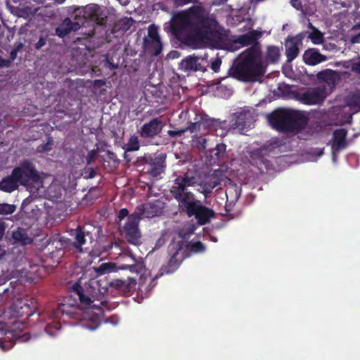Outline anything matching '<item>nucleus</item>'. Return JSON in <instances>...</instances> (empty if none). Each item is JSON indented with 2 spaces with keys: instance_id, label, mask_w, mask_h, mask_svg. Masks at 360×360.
<instances>
[{
  "instance_id": "1",
  "label": "nucleus",
  "mask_w": 360,
  "mask_h": 360,
  "mask_svg": "<svg viewBox=\"0 0 360 360\" xmlns=\"http://www.w3.org/2000/svg\"><path fill=\"white\" fill-rule=\"evenodd\" d=\"M212 22V19L205 14L203 7L193 6L186 11L174 15L164 24V30L171 33L181 43L192 46L206 38Z\"/></svg>"
},
{
  "instance_id": "2",
  "label": "nucleus",
  "mask_w": 360,
  "mask_h": 360,
  "mask_svg": "<svg viewBox=\"0 0 360 360\" xmlns=\"http://www.w3.org/2000/svg\"><path fill=\"white\" fill-rule=\"evenodd\" d=\"M266 70V65L262 58V52L250 47L241 53L238 60L229 70V75L242 82L260 81Z\"/></svg>"
},
{
  "instance_id": "3",
  "label": "nucleus",
  "mask_w": 360,
  "mask_h": 360,
  "mask_svg": "<svg viewBox=\"0 0 360 360\" xmlns=\"http://www.w3.org/2000/svg\"><path fill=\"white\" fill-rule=\"evenodd\" d=\"M268 120L274 129L283 133L300 132L309 121L304 112L286 108L274 110L269 115Z\"/></svg>"
},
{
  "instance_id": "4",
  "label": "nucleus",
  "mask_w": 360,
  "mask_h": 360,
  "mask_svg": "<svg viewBox=\"0 0 360 360\" xmlns=\"http://www.w3.org/2000/svg\"><path fill=\"white\" fill-rule=\"evenodd\" d=\"M195 184V177L187 173L177 176L173 181L169 192L177 201L179 211L195 198L193 193L189 190Z\"/></svg>"
},
{
  "instance_id": "5",
  "label": "nucleus",
  "mask_w": 360,
  "mask_h": 360,
  "mask_svg": "<svg viewBox=\"0 0 360 360\" xmlns=\"http://www.w3.org/2000/svg\"><path fill=\"white\" fill-rule=\"evenodd\" d=\"M71 10L74 20H79L82 26H85L86 22L101 26L105 25L107 22L105 11L97 4H89L84 6H73Z\"/></svg>"
},
{
  "instance_id": "6",
  "label": "nucleus",
  "mask_w": 360,
  "mask_h": 360,
  "mask_svg": "<svg viewBox=\"0 0 360 360\" xmlns=\"http://www.w3.org/2000/svg\"><path fill=\"white\" fill-rule=\"evenodd\" d=\"M167 251L170 258L167 264L160 268L159 274L153 279V283L158 276L174 273L179 267L182 261L189 257V254L184 251V239L172 240L167 247Z\"/></svg>"
},
{
  "instance_id": "7",
  "label": "nucleus",
  "mask_w": 360,
  "mask_h": 360,
  "mask_svg": "<svg viewBox=\"0 0 360 360\" xmlns=\"http://www.w3.org/2000/svg\"><path fill=\"white\" fill-rule=\"evenodd\" d=\"M180 212L186 213L189 217H194L198 224L201 226L210 223L211 219L215 216L212 209L203 205L201 201L196 198L184 206Z\"/></svg>"
},
{
  "instance_id": "8",
  "label": "nucleus",
  "mask_w": 360,
  "mask_h": 360,
  "mask_svg": "<svg viewBox=\"0 0 360 360\" xmlns=\"http://www.w3.org/2000/svg\"><path fill=\"white\" fill-rule=\"evenodd\" d=\"M13 174L18 178L21 186H26L32 183H39L41 176L35 165L30 160H25L20 162L18 167L13 169Z\"/></svg>"
},
{
  "instance_id": "9",
  "label": "nucleus",
  "mask_w": 360,
  "mask_h": 360,
  "mask_svg": "<svg viewBox=\"0 0 360 360\" xmlns=\"http://www.w3.org/2000/svg\"><path fill=\"white\" fill-rule=\"evenodd\" d=\"M131 259L132 263L127 264L117 265L112 262L103 263L96 269V273L99 275H103L119 270H127L133 274H141L146 268L144 262L136 259L134 257H131Z\"/></svg>"
},
{
  "instance_id": "10",
  "label": "nucleus",
  "mask_w": 360,
  "mask_h": 360,
  "mask_svg": "<svg viewBox=\"0 0 360 360\" xmlns=\"http://www.w3.org/2000/svg\"><path fill=\"white\" fill-rule=\"evenodd\" d=\"M141 219V218L134 212L128 217L127 221L122 229V234L127 241L134 245H139L141 243V233L139 228Z\"/></svg>"
},
{
  "instance_id": "11",
  "label": "nucleus",
  "mask_w": 360,
  "mask_h": 360,
  "mask_svg": "<svg viewBox=\"0 0 360 360\" xmlns=\"http://www.w3.org/2000/svg\"><path fill=\"white\" fill-rule=\"evenodd\" d=\"M165 205V203L162 200H154L138 205L134 212L141 219L152 218L162 214Z\"/></svg>"
},
{
  "instance_id": "12",
  "label": "nucleus",
  "mask_w": 360,
  "mask_h": 360,
  "mask_svg": "<svg viewBox=\"0 0 360 360\" xmlns=\"http://www.w3.org/2000/svg\"><path fill=\"white\" fill-rule=\"evenodd\" d=\"M304 33L300 32L295 36H288L285 40L287 62L290 63L299 55L300 47L302 46Z\"/></svg>"
},
{
  "instance_id": "13",
  "label": "nucleus",
  "mask_w": 360,
  "mask_h": 360,
  "mask_svg": "<svg viewBox=\"0 0 360 360\" xmlns=\"http://www.w3.org/2000/svg\"><path fill=\"white\" fill-rule=\"evenodd\" d=\"M163 127L162 121L159 117H155L144 123L138 130V133L143 139H153L160 134Z\"/></svg>"
},
{
  "instance_id": "14",
  "label": "nucleus",
  "mask_w": 360,
  "mask_h": 360,
  "mask_svg": "<svg viewBox=\"0 0 360 360\" xmlns=\"http://www.w3.org/2000/svg\"><path fill=\"white\" fill-rule=\"evenodd\" d=\"M262 36L260 31L252 30L248 32L236 37L233 43L236 45L238 44L239 47L250 46L255 47L256 51H261V46L259 43V39Z\"/></svg>"
},
{
  "instance_id": "15",
  "label": "nucleus",
  "mask_w": 360,
  "mask_h": 360,
  "mask_svg": "<svg viewBox=\"0 0 360 360\" xmlns=\"http://www.w3.org/2000/svg\"><path fill=\"white\" fill-rule=\"evenodd\" d=\"M65 304H60L56 309H53L51 315L49 316L51 322L48 323L44 327L45 332L50 336H54L61 328L60 323L58 321L60 316L65 314L69 315V313L65 310Z\"/></svg>"
},
{
  "instance_id": "16",
  "label": "nucleus",
  "mask_w": 360,
  "mask_h": 360,
  "mask_svg": "<svg viewBox=\"0 0 360 360\" xmlns=\"http://www.w3.org/2000/svg\"><path fill=\"white\" fill-rule=\"evenodd\" d=\"M93 241L94 238L91 233L86 231L84 226H78L75 230L73 246L79 252L82 251V247L84 246V248H87L86 245Z\"/></svg>"
},
{
  "instance_id": "17",
  "label": "nucleus",
  "mask_w": 360,
  "mask_h": 360,
  "mask_svg": "<svg viewBox=\"0 0 360 360\" xmlns=\"http://www.w3.org/2000/svg\"><path fill=\"white\" fill-rule=\"evenodd\" d=\"M325 99L324 89L315 87L308 89L300 95V101L305 105H315Z\"/></svg>"
},
{
  "instance_id": "18",
  "label": "nucleus",
  "mask_w": 360,
  "mask_h": 360,
  "mask_svg": "<svg viewBox=\"0 0 360 360\" xmlns=\"http://www.w3.org/2000/svg\"><path fill=\"white\" fill-rule=\"evenodd\" d=\"M82 27L79 20L72 21L70 18H65L56 28V34L63 38L72 32H76Z\"/></svg>"
},
{
  "instance_id": "19",
  "label": "nucleus",
  "mask_w": 360,
  "mask_h": 360,
  "mask_svg": "<svg viewBox=\"0 0 360 360\" xmlns=\"http://www.w3.org/2000/svg\"><path fill=\"white\" fill-rule=\"evenodd\" d=\"M252 116L250 112L242 111L235 113L231 121V126L233 129L243 131L250 127Z\"/></svg>"
},
{
  "instance_id": "20",
  "label": "nucleus",
  "mask_w": 360,
  "mask_h": 360,
  "mask_svg": "<svg viewBox=\"0 0 360 360\" xmlns=\"http://www.w3.org/2000/svg\"><path fill=\"white\" fill-rule=\"evenodd\" d=\"M12 238L14 244L27 245L33 243L31 231L29 229L18 227L12 232Z\"/></svg>"
},
{
  "instance_id": "21",
  "label": "nucleus",
  "mask_w": 360,
  "mask_h": 360,
  "mask_svg": "<svg viewBox=\"0 0 360 360\" xmlns=\"http://www.w3.org/2000/svg\"><path fill=\"white\" fill-rule=\"evenodd\" d=\"M166 154L160 153L156 156L150 164V168L148 171L153 177H157L165 172L166 168Z\"/></svg>"
},
{
  "instance_id": "22",
  "label": "nucleus",
  "mask_w": 360,
  "mask_h": 360,
  "mask_svg": "<svg viewBox=\"0 0 360 360\" xmlns=\"http://www.w3.org/2000/svg\"><path fill=\"white\" fill-rule=\"evenodd\" d=\"M303 61L309 65H316L327 60L325 55L321 54L316 49L306 50L302 56Z\"/></svg>"
},
{
  "instance_id": "23",
  "label": "nucleus",
  "mask_w": 360,
  "mask_h": 360,
  "mask_svg": "<svg viewBox=\"0 0 360 360\" xmlns=\"http://www.w3.org/2000/svg\"><path fill=\"white\" fill-rule=\"evenodd\" d=\"M21 186L18 178L13 174L12 170L11 174L4 177L0 181V191L6 193H12L17 190Z\"/></svg>"
},
{
  "instance_id": "24",
  "label": "nucleus",
  "mask_w": 360,
  "mask_h": 360,
  "mask_svg": "<svg viewBox=\"0 0 360 360\" xmlns=\"http://www.w3.org/2000/svg\"><path fill=\"white\" fill-rule=\"evenodd\" d=\"M136 285V279L128 277L127 280L114 279L110 282V286L120 290L124 294L131 292Z\"/></svg>"
},
{
  "instance_id": "25",
  "label": "nucleus",
  "mask_w": 360,
  "mask_h": 360,
  "mask_svg": "<svg viewBox=\"0 0 360 360\" xmlns=\"http://www.w3.org/2000/svg\"><path fill=\"white\" fill-rule=\"evenodd\" d=\"M199 58L193 55V56H188L181 61L180 62L179 65V69L184 71V72H188V71H198L201 69V65L198 63Z\"/></svg>"
},
{
  "instance_id": "26",
  "label": "nucleus",
  "mask_w": 360,
  "mask_h": 360,
  "mask_svg": "<svg viewBox=\"0 0 360 360\" xmlns=\"http://www.w3.org/2000/svg\"><path fill=\"white\" fill-rule=\"evenodd\" d=\"M71 292L78 296L81 304L84 307H90L91 309H98L96 304L91 305V299L85 294L84 288L79 283H75L72 285Z\"/></svg>"
},
{
  "instance_id": "27",
  "label": "nucleus",
  "mask_w": 360,
  "mask_h": 360,
  "mask_svg": "<svg viewBox=\"0 0 360 360\" xmlns=\"http://www.w3.org/2000/svg\"><path fill=\"white\" fill-rule=\"evenodd\" d=\"M347 130L345 128L335 129L333 133V147L342 150L347 147Z\"/></svg>"
},
{
  "instance_id": "28",
  "label": "nucleus",
  "mask_w": 360,
  "mask_h": 360,
  "mask_svg": "<svg viewBox=\"0 0 360 360\" xmlns=\"http://www.w3.org/2000/svg\"><path fill=\"white\" fill-rule=\"evenodd\" d=\"M316 78L319 82H325L329 86H333L336 83L337 73L335 70L326 69L319 72L316 75Z\"/></svg>"
},
{
  "instance_id": "29",
  "label": "nucleus",
  "mask_w": 360,
  "mask_h": 360,
  "mask_svg": "<svg viewBox=\"0 0 360 360\" xmlns=\"http://www.w3.org/2000/svg\"><path fill=\"white\" fill-rule=\"evenodd\" d=\"M143 47L146 51L155 56L160 54L162 50V44L161 40H146L143 39Z\"/></svg>"
},
{
  "instance_id": "30",
  "label": "nucleus",
  "mask_w": 360,
  "mask_h": 360,
  "mask_svg": "<svg viewBox=\"0 0 360 360\" xmlns=\"http://www.w3.org/2000/svg\"><path fill=\"white\" fill-rule=\"evenodd\" d=\"M219 185L218 180L214 177H210L199 184L198 191L205 196L211 193L214 188Z\"/></svg>"
},
{
  "instance_id": "31",
  "label": "nucleus",
  "mask_w": 360,
  "mask_h": 360,
  "mask_svg": "<svg viewBox=\"0 0 360 360\" xmlns=\"http://www.w3.org/2000/svg\"><path fill=\"white\" fill-rule=\"evenodd\" d=\"M241 194V188L236 184H231L226 189V197L227 202L230 204L237 202Z\"/></svg>"
},
{
  "instance_id": "32",
  "label": "nucleus",
  "mask_w": 360,
  "mask_h": 360,
  "mask_svg": "<svg viewBox=\"0 0 360 360\" xmlns=\"http://www.w3.org/2000/svg\"><path fill=\"white\" fill-rule=\"evenodd\" d=\"M11 334V332L7 328V325L2 321H0V347L4 350L10 349L13 343L11 341H6V335Z\"/></svg>"
},
{
  "instance_id": "33",
  "label": "nucleus",
  "mask_w": 360,
  "mask_h": 360,
  "mask_svg": "<svg viewBox=\"0 0 360 360\" xmlns=\"http://www.w3.org/2000/svg\"><path fill=\"white\" fill-rule=\"evenodd\" d=\"M205 250V247L204 244L200 241H197L194 243H186L184 240V251L186 254H189L191 252L193 253H201L203 252Z\"/></svg>"
},
{
  "instance_id": "34",
  "label": "nucleus",
  "mask_w": 360,
  "mask_h": 360,
  "mask_svg": "<svg viewBox=\"0 0 360 360\" xmlns=\"http://www.w3.org/2000/svg\"><path fill=\"white\" fill-rule=\"evenodd\" d=\"M281 57V49L276 46H269L266 49V60L269 63H276Z\"/></svg>"
},
{
  "instance_id": "35",
  "label": "nucleus",
  "mask_w": 360,
  "mask_h": 360,
  "mask_svg": "<svg viewBox=\"0 0 360 360\" xmlns=\"http://www.w3.org/2000/svg\"><path fill=\"white\" fill-rule=\"evenodd\" d=\"M14 297V288H12L11 289L8 288H5L2 290L1 292H0V302L6 304L8 302H10L11 301H13Z\"/></svg>"
},
{
  "instance_id": "36",
  "label": "nucleus",
  "mask_w": 360,
  "mask_h": 360,
  "mask_svg": "<svg viewBox=\"0 0 360 360\" xmlns=\"http://www.w3.org/2000/svg\"><path fill=\"white\" fill-rule=\"evenodd\" d=\"M140 148V142L138 136L132 135L129 137L127 143L126 144L125 150L128 152L137 151Z\"/></svg>"
},
{
  "instance_id": "37",
  "label": "nucleus",
  "mask_w": 360,
  "mask_h": 360,
  "mask_svg": "<svg viewBox=\"0 0 360 360\" xmlns=\"http://www.w3.org/2000/svg\"><path fill=\"white\" fill-rule=\"evenodd\" d=\"M309 25L311 27L313 28V31L309 34V38L314 44H322L323 42V34L319 30L314 27L311 23L309 24Z\"/></svg>"
},
{
  "instance_id": "38",
  "label": "nucleus",
  "mask_w": 360,
  "mask_h": 360,
  "mask_svg": "<svg viewBox=\"0 0 360 360\" xmlns=\"http://www.w3.org/2000/svg\"><path fill=\"white\" fill-rule=\"evenodd\" d=\"M16 210V205L6 202H0V215L12 214Z\"/></svg>"
},
{
  "instance_id": "39",
  "label": "nucleus",
  "mask_w": 360,
  "mask_h": 360,
  "mask_svg": "<svg viewBox=\"0 0 360 360\" xmlns=\"http://www.w3.org/2000/svg\"><path fill=\"white\" fill-rule=\"evenodd\" d=\"M226 151L225 144H217L215 148L212 150V156L214 157L217 160H219L224 156Z\"/></svg>"
},
{
  "instance_id": "40",
  "label": "nucleus",
  "mask_w": 360,
  "mask_h": 360,
  "mask_svg": "<svg viewBox=\"0 0 360 360\" xmlns=\"http://www.w3.org/2000/svg\"><path fill=\"white\" fill-rule=\"evenodd\" d=\"M143 39L146 40H157L160 39V37L158 34V28L153 24L150 25L148 27V37H145Z\"/></svg>"
},
{
  "instance_id": "41",
  "label": "nucleus",
  "mask_w": 360,
  "mask_h": 360,
  "mask_svg": "<svg viewBox=\"0 0 360 360\" xmlns=\"http://www.w3.org/2000/svg\"><path fill=\"white\" fill-rule=\"evenodd\" d=\"M23 44L22 42H18L15 44L13 49L10 52V58L8 59L11 62V65L12 63L16 59L18 53L22 49Z\"/></svg>"
},
{
  "instance_id": "42",
  "label": "nucleus",
  "mask_w": 360,
  "mask_h": 360,
  "mask_svg": "<svg viewBox=\"0 0 360 360\" xmlns=\"http://www.w3.org/2000/svg\"><path fill=\"white\" fill-rule=\"evenodd\" d=\"M193 144L199 150H203L206 148L207 139L203 136H195L193 139Z\"/></svg>"
},
{
  "instance_id": "43",
  "label": "nucleus",
  "mask_w": 360,
  "mask_h": 360,
  "mask_svg": "<svg viewBox=\"0 0 360 360\" xmlns=\"http://www.w3.org/2000/svg\"><path fill=\"white\" fill-rule=\"evenodd\" d=\"M349 105L351 108L354 109L356 112L360 111V97L358 96H354L351 98Z\"/></svg>"
},
{
  "instance_id": "44",
  "label": "nucleus",
  "mask_w": 360,
  "mask_h": 360,
  "mask_svg": "<svg viewBox=\"0 0 360 360\" xmlns=\"http://www.w3.org/2000/svg\"><path fill=\"white\" fill-rule=\"evenodd\" d=\"M52 140L48 141L46 143L39 146L37 150L39 153H47L52 149Z\"/></svg>"
},
{
  "instance_id": "45",
  "label": "nucleus",
  "mask_w": 360,
  "mask_h": 360,
  "mask_svg": "<svg viewBox=\"0 0 360 360\" xmlns=\"http://www.w3.org/2000/svg\"><path fill=\"white\" fill-rule=\"evenodd\" d=\"M176 7L183 6L190 3H195L197 0H172Z\"/></svg>"
},
{
  "instance_id": "46",
  "label": "nucleus",
  "mask_w": 360,
  "mask_h": 360,
  "mask_svg": "<svg viewBox=\"0 0 360 360\" xmlns=\"http://www.w3.org/2000/svg\"><path fill=\"white\" fill-rule=\"evenodd\" d=\"M221 63V60L219 58L215 59L211 63L212 70L214 72H217L219 70Z\"/></svg>"
},
{
  "instance_id": "47",
  "label": "nucleus",
  "mask_w": 360,
  "mask_h": 360,
  "mask_svg": "<svg viewBox=\"0 0 360 360\" xmlns=\"http://www.w3.org/2000/svg\"><path fill=\"white\" fill-rule=\"evenodd\" d=\"M46 43V39L45 37H41L38 41L34 44V48L37 50L41 49L44 46H45Z\"/></svg>"
},
{
  "instance_id": "48",
  "label": "nucleus",
  "mask_w": 360,
  "mask_h": 360,
  "mask_svg": "<svg viewBox=\"0 0 360 360\" xmlns=\"http://www.w3.org/2000/svg\"><path fill=\"white\" fill-rule=\"evenodd\" d=\"M129 217V211L127 208H122L117 213V217L120 220L124 219L126 217Z\"/></svg>"
},
{
  "instance_id": "49",
  "label": "nucleus",
  "mask_w": 360,
  "mask_h": 360,
  "mask_svg": "<svg viewBox=\"0 0 360 360\" xmlns=\"http://www.w3.org/2000/svg\"><path fill=\"white\" fill-rule=\"evenodd\" d=\"M185 131V129L169 130L167 131V134L172 137H175L176 136H181L182 134L184 133Z\"/></svg>"
},
{
  "instance_id": "50",
  "label": "nucleus",
  "mask_w": 360,
  "mask_h": 360,
  "mask_svg": "<svg viewBox=\"0 0 360 360\" xmlns=\"http://www.w3.org/2000/svg\"><path fill=\"white\" fill-rule=\"evenodd\" d=\"M10 67H11L10 60H8L7 59H4L0 56V68H10Z\"/></svg>"
},
{
  "instance_id": "51",
  "label": "nucleus",
  "mask_w": 360,
  "mask_h": 360,
  "mask_svg": "<svg viewBox=\"0 0 360 360\" xmlns=\"http://www.w3.org/2000/svg\"><path fill=\"white\" fill-rule=\"evenodd\" d=\"M200 123L199 122H191L188 127V129L191 132H193L194 131L200 129Z\"/></svg>"
},
{
  "instance_id": "52",
  "label": "nucleus",
  "mask_w": 360,
  "mask_h": 360,
  "mask_svg": "<svg viewBox=\"0 0 360 360\" xmlns=\"http://www.w3.org/2000/svg\"><path fill=\"white\" fill-rule=\"evenodd\" d=\"M19 304H20L21 309H23L24 308H25L27 310V311L26 312L27 316H31L32 314L31 312H30V307L25 302V300H19Z\"/></svg>"
},
{
  "instance_id": "53",
  "label": "nucleus",
  "mask_w": 360,
  "mask_h": 360,
  "mask_svg": "<svg viewBox=\"0 0 360 360\" xmlns=\"http://www.w3.org/2000/svg\"><path fill=\"white\" fill-rule=\"evenodd\" d=\"M225 89L226 91V94L228 96H230L232 94V90L230 88H227L226 86H224L223 84H219L217 86L218 91H222L223 89Z\"/></svg>"
},
{
  "instance_id": "54",
  "label": "nucleus",
  "mask_w": 360,
  "mask_h": 360,
  "mask_svg": "<svg viewBox=\"0 0 360 360\" xmlns=\"http://www.w3.org/2000/svg\"><path fill=\"white\" fill-rule=\"evenodd\" d=\"M5 230H6V224H5V222H4V221H3L0 219V240L2 238L3 236L4 235Z\"/></svg>"
},
{
  "instance_id": "55",
  "label": "nucleus",
  "mask_w": 360,
  "mask_h": 360,
  "mask_svg": "<svg viewBox=\"0 0 360 360\" xmlns=\"http://www.w3.org/2000/svg\"><path fill=\"white\" fill-rule=\"evenodd\" d=\"M352 70L360 74V61L352 64Z\"/></svg>"
},
{
  "instance_id": "56",
  "label": "nucleus",
  "mask_w": 360,
  "mask_h": 360,
  "mask_svg": "<svg viewBox=\"0 0 360 360\" xmlns=\"http://www.w3.org/2000/svg\"><path fill=\"white\" fill-rule=\"evenodd\" d=\"M93 84L96 87H101L105 84V81L103 79H95Z\"/></svg>"
},
{
  "instance_id": "57",
  "label": "nucleus",
  "mask_w": 360,
  "mask_h": 360,
  "mask_svg": "<svg viewBox=\"0 0 360 360\" xmlns=\"http://www.w3.org/2000/svg\"><path fill=\"white\" fill-rule=\"evenodd\" d=\"M351 41L353 44L359 43L360 44V33L352 37Z\"/></svg>"
},
{
  "instance_id": "58",
  "label": "nucleus",
  "mask_w": 360,
  "mask_h": 360,
  "mask_svg": "<svg viewBox=\"0 0 360 360\" xmlns=\"http://www.w3.org/2000/svg\"><path fill=\"white\" fill-rule=\"evenodd\" d=\"M30 338V335L29 333H25L24 335H22L20 338V340L22 341V342H26L27 340H29Z\"/></svg>"
},
{
  "instance_id": "59",
  "label": "nucleus",
  "mask_w": 360,
  "mask_h": 360,
  "mask_svg": "<svg viewBox=\"0 0 360 360\" xmlns=\"http://www.w3.org/2000/svg\"><path fill=\"white\" fill-rule=\"evenodd\" d=\"M89 173L88 174V178L89 179H93L95 176V175H96V172L92 168H89Z\"/></svg>"
},
{
  "instance_id": "60",
  "label": "nucleus",
  "mask_w": 360,
  "mask_h": 360,
  "mask_svg": "<svg viewBox=\"0 0 360 360\" xmlns=\"http://www.w3.org/2000/svg\"><path fill=\"white\" fill-rule=\"evenodd\" d=\"M65 0H56L58 4H63Z\"/></svg>"
},
{
  "instance_id": "61",
  "label": "nucleus",
  "mask_w": 360,
  "mask_h": 360,
  "mask_svg": "<svg viewBox=\"0 0 360 360\" xmlns=\"http://www.w3.org/2000/svg\"><path fill=\"white\" fill-rule=\"evenodd\" d=\"M87 163L89 164L90 163V160H87Z\"/></svg>"
},
{
  "instance_id": "62",
  "label": "nucleus",
  "mask_w": 360,
  "mask_h": 360,
  "mask_svg": "<svg viewBox=\"0 0 360 360\" xmlns=\"http://www.w3.org/2000/svg\"><path fill=\"white\" fill-rule=\"evenodd\" d=\"M39 316L41 317L43 314H39Z\"/></svg>"
}]
</instances>
